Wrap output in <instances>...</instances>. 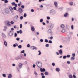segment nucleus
Masks as SVG:
<instances>
[{
	"instance_id": "obj_1",
	"label": "nucleus",
	"mask_w": 78,
	"mask_h": 78,
	"mask_svg": "<svg viewBox=\"0 0 78 78\" xmlns=\"http://www.w3.org/2000/svg\"><path fill=\"white\" fill-rule=\"evenodd\" d=\"M36 64L39 68H41L42 67V62H36Z\"/></svg>"
},
{
	"instance_id": "obj_2",
	"label": "nucleus",
	"mask_w": 78,
	"mask_h": 78,
	"mask_svg": "<svg viewBox=\"0 0 78 78\" xmlns=\"http://www.w3.org/2000/svg\"><path fill=\"white\" fill-rule=\"evenodd\" d=\"M9 35L10 36H12L13 35V32H12L11 31H9Z\"/></svg>"
},
{
	"instance_id": "obj_3",
	"label": "nucleus",
	"mask_w": 78,
	"mask_h": 78,
	"mask_svg": "<svg viewBox=\"0 0 78 78\" xmlns=\"http://www.w3.org/2000/svg\"><path fill=\"white\" fill-rule=\"evenodd\" d=\"M31 48L32 50H37V48L34 46H31Z\"/></svg>"
},
{
	"instance_id": "obj_4",
	"label": "nucleus",
	"mask_w": 78,
	"mask_h": 78,
	"mask_svg": "<svg viewBox=\"0 0 78 78\" xmlns=\"http://www.w3.org/2000/svg\"><path fill=\"white\" fill-rule=\"evenodd\" d=\"M18 10L20 13H22L23 12V10L21 8H19Z\"/></svg>"
},
{
	"instance_id": "obj_5",
	"label": "nucleus",
	"mask_w": 78,
	"mask_h": 78,
	"mask_svg": "<svg viewBox=\"0 0 78 78\" xmlns=\"http://www.w3.org/2000/svg\"><path fill=\"white\" fill-rule=\"evenodd\" d=\"M40 69L41 72H45V69Z\"/></svg>"
},
{
	"instance_id": "obj_6",
	"label": "nucleus",
	"mask_w": 78,
	"mask_h": 78,
	"mask_svg": "<svg viewBox=\"0 0 78 78\" xmlns=\"http://www.w3.org/2000/svg\"><path fill=\"white\" fill-rule=\"evenodd\" d=\"M31 30L32 31H34L35 30V29L34 28V27H32L31 28Z\"/></svg>"
},
{
	"instance_id": "obj_7",
	"label": "nucleus",
	"mask_w": 78,
	"mask_h": 78,
	"mask_svg": "<svg viewBox=\"0 0 78 78\" xmlns=\"http://www.w3.org/2000/svg\"><path fill=\"white\" fill-rule=\"evenodd\" d=\"M62 49H60L59 51V53L60 55H62Z\"/></svg>"
},
{
	"instance_id": "obj_8",
	"label": "nucleus",
	"mask_w": 78,
	"mask_h": 78,
	"mask_svg": "<svg viewBox=\"0 0 78 78\" xmlns=\"http://www.w3.org/2000/svg\"><path fill=\"white\" fill-rule=\"evenodd\" d=\"M8 77V78H12V75H11V74L10 73L9 74Z\"/></svg>"
},
{
	"instance_id": "obj_9",
	"label": "nucleus",
	"mask_w": 78,
	"mask_h": 78,
	"mask_svg": "<svg viewBox=\"0 0 78 78\" xmlns=\"http://www.w3.org/2000/svg\"><path fill=\"white\" fill-rule=\"evenodd\" d=\"M54 5L55 6H58V3L57 2H55L54 3Z\"/></svg>"
},
{
	"instance_id": "obj_10",
	"label": "nucleus",
	"mask_w": 78,
	"mask_h": 78,
	"mask_svg": "<svg viewBox=\"0 0 78 78\" xmlns=\"http://www.w3.org/2000/svg\"><path fill=\"white\" fill-rule=\"evenodd\" d=\"M70 6H72L73 5V3L72 2H70L69 3Z\"/></svg>"
},
{
	"instance_id": "obj_11",
	"label": "nucleus",
	"mask_w": 78,
	"mask_h": 78,
	"mask_svg": "<svg viewBox=\"0 0 78 78\" xmlns=\"http://www.w3.org/2000/svg\"><path fill=\"white\" fill-rule=\"evenodd\" d=\"M75 57H71V61L74 60L75 59Z\"/></svg>"
},
{
	"instance_id": "obj_12",
	"label": "nucleus",
	"mask_w": 78,
	"mask_h": 78,
	"mask_svg": "<svg viewBox=\"0 0 78 78\" xmlns=\"http://www.w3.org/2000/svg\"><path fill=\"white\" fill-rule=\"evenodd\" d=\"M7 24L8 27H10V26H11V24L10 23H9V22H7Z\"/></svg>"
},
{
	"instance_id": "obj_13",
	"label": "nucleus",
	"mask_w": 78,
	"mask_h": 78,
	"mask_svg": "<svg viewBox=\"0 0 78 78\" xmlns=\"http://www.w3.org/2000/svg\"><path fill=\"white\" fill-rule=\"evenodd\" d=\"M4 43L5 46H7V42H6V41H4Z\"/></svg>"
},
{
	"instance_id": "obj_14",
	"label": "nucleus",
	"mask_w": 78,
	"mask_h": 78,
	"mask_svg": "<svg viewBox=\"0 0 78 78\" xmlns=\"http://www.w3.org/2000/svg\"><path fill=\"white\" fill-rule=\"evenodd\" d=\"M65 26H64V24H62L61 25V27L62 28H64Z\"/></svg>"
},
{
	"instance_id": "obj_15",
	"label": "nucleus",
	"mask_w": 78,
	"mask_h": 78,
	"mask_svg": "<svg viewBox=\"0 0 78 78\" xmlns=\"http://www.w3.org/2000/svg\"><path fill=\"white\" fill-rule=\"evenodd\" d=\"M66 31V30L65 29H63L62 30V33H65V32Z\"/></svg>"
},
{
	"instance_id": "obj_16",
	"label": "nucleus",
	"mask_w": 78,
	"mask_h": 78,
	"mask_svg": "<svg viewBox=\"0 0 78 78\" xmlns=\"http://www.w3.org/2000/svg\"><path fill=\"white\" fill-rule=\"evenodd\" d=\"M68 15V13H66L64 15V17H67V16Z\"/></svg>"
},
{
	"instance_id": "obj_17",
	"label": "nucleus",
	"mask_w": 78,
	"mask_h": 78,
	"mask_svg": "<svg viewBox=\"0 0 78 78\" xmlns=\"http://www.w3.org/2000/svg\"><path fill=\"white\" fill-rule=\"evenodd\" d=\"M56 70L57 72H59L60 69H56Z\"/></svg>"
},
{
	"instance_id": "obj_18",
	"label": "nucleus",
	"mask_w": 78,
	"mask_h": 78,
	"mask_svg": "<svg viewBox=\"0 0 78 78\" xmlns=\"http://www.w3.org/2000/svg\"><path fill=\"white\" fill-rule=\"evenodd\" d=\"M45 75H48V72H45Z\"/></svg>"
},
{
	"instance_id": "obj_19",
	"label": "nucleus",
	"mask_w": 78,
	"mask_h": 78,
	"mask_svg": "<svg viewBox=\"0 0 78 78\" xmlns=\"http://www.w3.org/2000/svg\"><path fill=\"white\" fill-rule=\"evenodd\" d=\"M72 55L73 56V57H75V53H73Z\"/></svg>"
},
{
	"instance_id": "obj_20",
	"label": "nucleus",
	"mask_w": 78,
	"mask_h": 78,
	"mask_svg": "<svg viewBox=\"0 0 78 78\" xmlns=\"http://www.w3.org/2000/svg\"><path fill=\"white\" fill-rule=\"evenodd\" d=\"M48 33H50L51 32V30L49 29L48 31Z\"/></svg>"
},
{
	"instance_id": "obj_21",
	"label": "nucleus",
	"mask_w": 78,
	"mask_h": 78,
	"mask_svg": "<svg viewBox=\"0 0 78 78\" xmlns=\"http://www.w3.org/2000/svg\"><path fill=\"white\" fill-rule=\"evenodd\" d=\"M69 78H72V75H69Z\"/></svg>"
},
{
	"instance_id": "obj_22",
	"label": "nucleus",
	"mask_w": 78,
	"mask_h": 78,
	"mask_svg": "<svg viewBox=\"0 0 78 78\" xmlns=\"http://www.w3.org/2000/svg\"><path fill=\"white\" fill-rule=\"evenodd\" d=\"M38 52H39L38 55H41V51H38Z\"/></svg>"
},
{
	"instance_id": "obj_23",
	"label": "nucleus",
	"mask_w": 78,
	"mask_h": 78,
	"mask_svg": "<svg viewBox=\"0 0 78 78\" xmlns=\"http://www.w3.org/2000/svg\"><path fill=\"white\" fill-rule=\"evenodd\" d=\"M34 74H35V75H38L37 74V73L35 71H34Z\"/></svg>"
},
{
	"instance_id": "obj_24",
	"label": "nucleus",
	"mask_w": 78,
	"mask_h": 78,
	"mask_svg": "<svg viewBox=\"0 0 78 78\" xmlns=\"http://www.w3.org/2000/svg\"><path fill=\"white\" fill-rule=\"evenodd\" d=\"M2 36L3 37H5V34H3V33H2Z\"/></svg>"
},
{
	"instance_id": "obj_25",
	"label": "nucleus",
	"mask_w": 78,
	"mask_h": 78,
	"mask_svg": "<svg viewBox=\"0 0 78 78\" xmlns=\"http://www.w3.org/2000/svg\"><path fill=\"white\" fill-rule=\"evenodd\" d=\"M15 2H13L12 3V6H14L15 5Z\"/></svg>"
},
{
	"instance_id": "obj_26",
	"label": "nucleus",
	"mask_w": 78,
	"mask_h": 78,
	"mask_svg": "<svg viewBox=\"0 0 78 78\" xmlns=\"http://www.w3.org/2000/svg\"><path fill=\"white\" fill-rule=\"evenodd\" d=\"M21 53H25V50H23L22 51H21Z\"/></svg>"
},
{
	"instance_id": "obj_27",
	"label": "nucleus",
	"mask_w": 78,
	"mask_h": 78,
	"mask_svg": "<svg viewBox=\"0 0 78 78\" xmlns=\"http://www.w3.org/2000/svg\"><path fill=\"white\" fill-rule=\"evenodd\" d=\"M53 25H51L50 26L49 28H53Z\"/></svg>"
},
{
	"instance_id": "obj_28",
	"label": "nucleus",
	"mask_w": 78,
	"mask_h": 78,
	"mask_svg": "<svg viewBox=\"0 0 78 78\" xmlns=\"http://www.w3.org/2000/svg\"><path fill=\"white\" fill-rule=\"evenodd\" d=\"M71 28L72 30H73V25H72L71 26Z\"/></svg>"
},
{
	"instance_id": "obj_29",
	"label": "nucleus",
	"mask_w": 78,
	"mask_h": 78,
	"mask_svg": "<svg viewBox=\"0 0 78 78\" xmlns=\"http://www.w3.org/2000/svg\"><path fill=\"white\" fill-rule=\"evenodd\" d=\"M18 47L19 48H22V45H20L18 46Z\"/></svg>"
},
{
	"instance_id": "obj_30",
	"label": "nucleus",
	"mask_w": 78,
	"mask_h": 78,
	"mask_svg": "<svg viewBox=\"0 0 78 78\" xmlns=\"http://www.w3.org/2000/svg\"><path fill=\"white\" fill-rule=\"evenodd\" d=\"M45 46L47 47H49V44H46Z\"/></svg>"
},
{
	"instance_id": "obj_31",
	"label": "nucleus",
	"mask_w": 78,
	"mask_h": 78,
	"mask_svg": "<svg viewBox=\"0 0 78 78\" xmlns=\"http://www.w3.org/2000/svg\"><path fill=\"white\" fill-rule=\"evenodd\" d=\"M2 76H3V77H6V74H2Z\"/></svg>"
},
{
	"instance_id": "obj_32",
	"label": "nucleus",
	"mask_w": 78,
	"mask_h": 78,
	"mask_svg": "<svg viewBox=\"0 0 78 78\" xmlns=\"http://www.w3.org/2000/svg\"><path fill=\"white\" fill-rule=\"evenodd\" d=\"M9 9L10 10H13V8H12V7H9Z\"/></svg>"
},
{
	"instance_id": "obj_33",
	"label": "nucleus",
	"mask_w": 78,
	"mask_h": 78,
	"mask_svg": "<svg viewBox=\"0 0 78 78\" xmlns=\"http://www.w3.org/2000/svg\"><path fill=\"white\" fill-rule=\"evenodd\" d=\"M52 65L53 66H55V63L53 62L52 63Z\"/></svg>"
},
{
	"instance_id": "obj_34",
	"label": "nucleus",
	"mask_w": 78,
	"mask_h": 78,
	"mask_svg": "<svg viewBox=\"0 0 78 78\" xmlns=\"http://www.w3.org/2000/svg\"><path fill=\"white\" fill-rule=\"evenodd\" d=\"M20 34H22V30H20Z\"/></svg>"
},
{
	"instance_id": "obj_35",
	"label": "nucleus",
	"mask_w": 78,
	"mask_h": 78,
	"mask_svg": "<svg viewBox=\"0 0 78 78\" xmlns=\"http://www.w3.org/2000/svg\"><path fill=\"white\" fill-rule=\"evenodd\" d=\"M16 41H20V38L19 37H17L16 39Z\"/></svg>"
},
{
	"instance_id": "obj_36",
	"label": "nucleus",
	"mask_w": 78,
	"mask_h": 78,
	"mask_svg": "<svg viewBox=\"0 0 78 78\" xmlns=\"http://www.w3.org/2000/svg\"><path fill=\"white\" fill-rule=\"evenodd\" d=\"M20 28H22V24H20Z\"/></svg>"
},
{
	"instance_id": "obj_37",
	"label": "nucleus",
	"mask_w": 78,
	"mask_h": 78,
	"mask_svg": "<svg viewBox=\"0 0 78 78\" xmlns=\"http://www.w3.org/2000/svg\"><path fill=\"white\" fill-rule=\"evenodd\" d=\"M73 78H76V76H75V75L74 74L73 75Z\"/></svg>"
},
{
	"instance_id": "obj_38",
	"label": "nucleus",
	"mask_w": 78,
	"mask_h": 78,
	"mask_svg": "<svg viewBox=\"0 0 78 78\" xmlns=\"http://www.w3.org/2000/svg\"><path fill=\"white\" fill-rule=\"evenodd\" d=\"M43 22V19H41L40 20V22Z\"/></svg>"
},
{
	"instance_id": "obj_39",
	"label": "nucleus",
	"mask_w": 78,
	"mask_h": 78,
	"mask_svg": "<svg viewBox=\"0 0 78 78\" xmlns=\"http://www.w3.org/2000/svg\"><path fill=\"white\" fill-rule=\"evenodd\" d=\"M48 40H47V39H45V42H48Z\"/></svg>"
},
{
	"instance_id": "obj_40",
	"label": "nucleus",
	"mask_w": 78,
	"mask_h": 78,
	"mask_svg": "<svg viewBox=\"0 0 78 78\" xmlns=\"http://www.w3.org/2000/svg\"><path fill=\"white\" fill-rule=\"evenodd\" d=\"M8 0H5V3H8Z\"/></svg>"
},
{
	"instance_id": "obj_41",
	"label": "nucleus",
	"mask_w": 78,
	"mask_h": 78,
	"mask_svg": "<svg viewBox=\"0 0 78 78\" xmlns=\"http://www.w3.org/2000/svg\"><path fill=\"white\" fill-rule=\"evenodd\" d=\"M21 8H23V9L25 8V6L24 5H22L21 6Z\"/></svg>"
},
{
	"instance_id": "obj_42",
	"label": "nucleus",
	"mask_w": 78,
	"mask_h": 78,
	"mask_svg": "<svg viewBox=\"0 0 78 78\" xmlns=\"http://www.w3.org/2000/svg\"><path fill=\"white\" fill-rule=\"evenodd\" d=\"M24 17H27V14L26 13H24Z\"/></svg>"
},
{
	"instance_id": "obj_43",
	"label": "nucleus",
	"mask_w": 78,
	"mask_h": 78,
	"mask_svg": "<svg viewBox=\"0 0 78 78\" xmlns=\"http://www.w3.org/2000/svg\"><path fill=\"white\" fill-rule=\"evenodd\" d=\"M27 47H30V44H28L27 45Z\"/></svg>"
},
{
	"instance_id": "obj_44",
	"label": "nucleus",
	"mask_w": 78,
	"mask_h": 78,
	"mask_svg": "<svg viewBox=\"0 0 78 78\" xmlns=\"http://www.w3.org/2000/svg\"><path fill=\"white\" fill-rule=\"evenodd\" d=\"M17 33H15V37H17Z\"/></svg>"
},
{
	"instance_id": "obj_45",
	"label": "nucleus",
	"mask_w": 78,
	"mask_h": 78,
	"mask_svg": "<svg viewBox=\"0 0 78 78\" xmlns=\"http://www.w3.org/2000/svg\"><path fill=\"white\" fill-rule=\"evenodd\" d=\"M48 43H50V44H51V43H52V41L51 40L49 41Z\"/></svg>"
},
{
	"instance_id": "obj_46",
	"label": "nucleus",
	"mask_w": 78,
	"mask_h": 78,
	"mask_svg": "<svg viewBox=\"0 0 78 78\" xmlns=\"http://www.w3.org/2000/svg\"><path fill=\"white\" fill-rule=\"evenodd\" d=\"M22 66V64L21 63H20L19 64V66H20V67H21V66Z\"/></svg>"
},
{
	"instance_id": "obj_47",
	"label": "nucleus",
	"mask_w": 78,
	"mask_h": 78,
	"mask_svg": "<svg viewBox=\"0 0 78 78\" xmlns=\"http://www.w3.org/2000/svg\"><path fill=\"white\" fill-rule=\"evenodd\" d=\"M13 9L14 10H16V9H16V7H13Z\"/></svg>"
},
{
	"instance_id": "obj_48",
	"label": "nucleus",
	"mask_w": 78,
	"mask_h": 78,
	"mask_svg": "<svg viewBox=\"0 0 78 78\" xmlns=\"http://www.w3.org/2000/svg\"><path fill=\"white\" fill-rule=\"evenodd\" d=\"M47 19H48V20H49L50 19V18L48 16L47 17Z\"/></svg>"
},
{
	"instance_id": "obj_49",
	"label": "nucleus",
	"mask_w": 78,
	"mask_h": 78,
	"mask_svg": "<svg viewBox=\"0 0 78 78\" xmlns=\"http://www.w3.org/2000/svg\"><path fill=\"white\" fill-rule=\"evenodd\" d=\"M33 67H34V68H35V67H36V65L34 64L33 66Z\"/></svg>"
},
{
	"instance_id": "obj_50",
	"label": "nucleus",
	"mask_w": 78,
	"mask_h": 78,
	"mask_svg": "<svg viewBox=\"0 0 78 78\" xmlns=\"http://www.w3.org/2000/svg\"><path fill=\"white\" fill-rule=\"evenodd\" d=\"M49 39H50L51 40L52 39H53V37H51L49 38Z\"/></svg>"
},
{
	"instance_id": "obj_51",
	"label": "nucleus",
	"mask_w": 78,
	"mask_h": 78,
	"mask_svg": "<svg viewBox=\"0 0 78 78\" xmlns=\"http://www.w3.org/2000/svg\"><path fill=\"white\" fill-rule=\"evenodd\" d=\"M40 41L41 42H43V41H44V40H43V39H41L40 40Z\"/></svg>"
},
{
	"instance_id": "obj_52",
	"label": "nucleus",
	"mask_w": 78,
	"mask_h": 78,
	"mask_svg": "<svg viewBox=\"0 0 78 78\" xmlns=\"http://www.w3.org/2000/svg\"><path fill=\"white\" fill-rule=\"evenodd\" d=\"M13 47H16V45L15 44H14L13 45Z\"/></svg>"
},
{
	"instance_id": "obj_53",
	"label": "nucleus",
	"mask_w": 78,
	"mask_h": 78,
	"mask_svg": "<svg viewBox=\"0 0 78 78\" xmlns=\"http://www.w3.org/2000/svg\"><path fill=\"white\" fill-rule=\"evenodd\" d=\"M50 12L51 13H52V12H53V10H51Z\"/></svg>"
},
{
	"instance_id": "obj_54",
	"label": "nucleus",
	"mask_w": 78,
	"mask_h": 78,
	"mask_svg": "<svg viewBox=\"0 0 78 78\" xmlns=\"http://www.w3.org/2000/svg\"><path fill=\"white\" fill-rule=\"evenodd\" d=\"M23 16H21L20 17V19H21V20H22V19H23Z\"/></svg>"
},
{
	"instance_id": "obj_55",
	"label": "nucleus",
	"mask_w": 78,
	"mask_h": 78,
	"mask_svg": "<svg viewBox=\"0 0 78 78\" xmlns=\"http://www.w3.org/2000/svg\"><path fill=\"white\" fill-rule=\"evenodd\" d=\"M66 57H67L66 56H64L63 57V59H66Z\"/></svg>"
},
{
	"instance_id": "obj_56",
	"label": "nucleus",
	"mask_w": 78,
	"mask_h": 78,
	"mask_svg": "<svg viewBox=\"0 0 78 78\" xmlns=\"http://www.w3.org/2000/svg\"><path fill=\"white\" fill-rule=\"evenodd\" d=\"M10 23L11 24H14V22L13 21H11Z\"/></svg>"
},
{
	"instance_id": "obj_57",
	"label": "nucleus",
	"mask_w": 78,
	"mask_h": 78,
	"mask_svg": "<svg viewBox=\"0 0 78 78\" xmlns=\"http://www.w3.org/2000/svg\"><path fill=\"white\" fill-rule=\"evenodd\" d=\"M4 28H5V29H7L8 28V27L6 26H4Z\"/></svg>"
},
{
	"instance_id": "obj_58",
	"label": "nucleus",
	"mask_w": 78,
	"mask_h": 78,
	"mask_svg": "<svg viewBox=\"0 0 78 78\" xmlns=\"http://www.w3.org/2000/svg\"><path fill=\"white\" fill-rule=\"evenodd\" d=\"M41 75H42V76H44V73H41Z\"/></svg>"
},
{
	"instance_id": "obj_59",
	"label": "nucleus",
	"mask_w": 78,
	"mask_h": 78,
	"mask_svg": "<svg viewBox=\"0 0 78 78\" xmlns=\"http://www.w3.org/2000/svg\"><path fill=\"white\" fill-rule=\"evenodd\" d=\"M42 78H45V76H42L41 77Z\"/></svg>"
},
{
	"instance_id": "obj_60",
	"label": "nucleus",
	"mask_w": 78,
	"mask_h": 78,
	"mask_svg": "<svg viewBox=\"0 0 78 78\" xmlns=\"http://www.w3.org/2000/svg\"><path fill=\"white\" fill-rule=\"evenodd\" d=\"M31 12H34V11L33 9H32L31 10Z\"/></svg>"
},
{
	"instance_id": "obj_61",
	"label": "nucleus",
	"mask_w": 78,
	"mask_h": 78,
	"mask_svg": "<svg viewBox=\"0 0 78 78\" xmlns=\"http://www.w3.org/2000/svg\"><path fill=\"white\" fill-rule=\"evenodd\" d=\"M56 53L57 55H59V52H56Z\"/></svg>"
},
{
	"instance_id": "obj_62",
	"label": "nucleus",
	"mask_w": 78,
	"mask_h": 78,
	"mask_svg": "<svg viewBox=\"0 0 78 78\" xmlns=\"http://www.w3.org/2000/svg\"><path fill=\"white\" fill-rule=\"evenodd\" d=\"M46 23H49V21H48V20H47Z\"/></svg>"
},
{
	"instance_id": "obj_63",
	"label": "nucleus",
	"mask_w": 78,
	"mask_h": 78,
	"mask_svg": "<svg viewBox=\"0 0 78 78\" xmlns=\"http://www.w3.org/2000/svg\"><path fill=\"white\" fill-rule=\"evenodd\" d=\"M15 6L16 7H17V5L16 4H15Z\"/></svg>"
},
{
	"instance_id": "obj_64",
	"label": "nucleus",
	"mask_w": 78,
	"mask_h": 78,
	"mask_svg": "<svg viewBox=\"0 0 78 78\" xmlns=\"http://www.w3.org/2000/svg\"><path fill=\"white\" fill-rule=\"evenodd\" d=\"M11 30H12V31H13V30H14V28H11Z\"/></svg>"
}]
</instances>
